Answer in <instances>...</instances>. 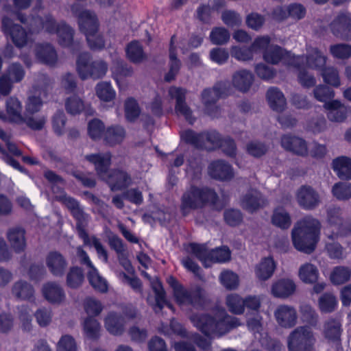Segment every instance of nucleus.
I'll use <instances>...</instances> for the list:
<instances>
[{
    "label": "nucleus",
    "instance_id": "obj_1",
    "mask_svg": "<svg viewBox=\"0 0 351 351\" xmlns=\"http://www.w3.org/2000/svg\"><path fill=\"white\" fill-rule=\"evenodd\" d=\"M16 17L22 23L27 25L29 31L32 33H39L45 31L49 34H57L58 43L62 47L73 45V29L64 22L57 23L55 19L50 14L44 16H27L22 13H17Z\"/></svg>",
    "mask_w": 351,
    "mask_h": 351
},
{
    "label": "nucleus",
    "instance_id": "obj_2",
    "mask_svg": "<svg viewBox=\"0 0 351 351\" xmlns=\"http://www.w3.org/2000/svg\"><path fill=\"white\" fill-rule=\"evenodd\" d=\"M190 319L194 326L208 337L221 336L241 324L238 318L227 315L223 310L214 316L206 313L193 314Z\"/></svg>",
    "mask_w": 351,
    "mask_h": 351
},
{
    "label": "nucleus",
    "instance_id": "obj_3",
    "mask_svg": "<svg viewBox=\"0 0 351 351\" xmlns=\"http://www.w3.org/2000/svg\"><path fill=\"white\" fill-rule=\"evenodd\" d=\"M85 158L95 165L98 176L108 184L111 191L124 189L131 184L132 179L127 172L119 169L109 171L110 153L86 155Z\"/></svg>",
    "mask_w": 351,
    "mask_h": 351
},
{
    "label": "nucleus",
    "instance_id": "obj_4",
    "mask_svg": "<svg viewBox=\"0 0 351 351\" xmlns=\"http://www.w3.org/2000/svg\"><path fill=\"white\" fill-rule=\"evenodd\" d=\"M319 221L307 216L298 222L292 230V240L295 247L301 252L311 254L319 241Z\"/></svg>",
    "mask_w": 351,
    "mask_h": 351
},
{
    "label": "nucleus",
    "instance_id": "obj_5",
    "mask_svg": "<svg viewBox=\"0 0 351 351\" xmlns=\"http://www.w3.org/2000/svg\"><path fill=\"white\" fill-rule=\"evenodd\" d=\"M218 195L212 189L207 187L191 186L182 194L180 209L184 217L187 216L192 210L204 208L206 204L216 207Z\"/></svg>",
    "mask_w": 351,
    "mask_h": 351
},
{
    "label": "nucleus",
    "instance_id": "obj_6",
    "mask_svg": "<svg viewBox=\"0 0 351 351\" xmlns=\"http://www.w3.org/2000/svg\"><path fill=\"white\" fill-rule=\"evenodd\" d=\"M72 13L78 19V25L80 31L85 34L89 47L92 50H100L105 46L104 38H97L98 43H94L93 38L95 33L98 30V20L96 14L90 10L80 11V5L75 3L71 6Z\"/></svg>",
    "mask_w": 351,
    "mask_h": 351
},
{
    "label": "nucleus",
    "instance_id": "obj_7",
    "mask_svg": "<svg viewBox=\"0 0 351 351\" xmlns=\"http://www.w3.org/2000/svg\"><path fill=\"white\" fill-rule=\"evenodd\" d=\"M167 281L173 289V295L180 304H189L202 308L206 302L205 290L199 285L185 289L174 277L169 276Z\"/></svg>",
    "mask_w": 351,
    "mask_h": 351
},
{
    "label": "nucleus",
    "instance_id": "obj_8",
    "mask_svg": "<svg viewBox=\"0 0 351 351\" xmlns=\"http://www.w3.org/2000/svg\"><path fill=\"white\" fill-rule=\"evenodd\" d=\"M77 71L82 80L89 77L97 80L103 77L107 71V64L101 60H92L88 53H80L76 62Z\"/></svg>",
    "mask_w": 351,
    "mask_h": 351
},
{
    "label": "nucleus",
    "instance_id": "obj_9",
    "mask_svg": "<svg viewBox=\"0 0 351 351\" xmlns=\"http://www.w3.org/2000/svg\"><path fill=\"white\" fill-rule=\"evenodd\" d=\"M326 58L317 48L308 49L306 56L307 66L322 70V76L326 84L338 87L340 85L339 73L333 67L324 68Z\"/></svg>",
    "mask_w": 351,
    "mask_h": 351
},
{
    "label": "nucleus",
    "instance_id": "obj_10",
    "mask_svg": "<svg viewBox=\"0 0 351 351\" xmlns=\"http://www.w3.org/2000/svg\"><path fill=\"white\" fill-rule=\"evenodd\" d=\"M315 343L314 333L307 326L297 327L287 337L289 351H316Z\"/></svg>",
    "mask_w": 351,
    "mask_h": 351
},
{
    "label": "nucleus",
    "instance_id": "obj_11",
    "mask_svg": "<svg viewBox=\"0 0 351 351\" xmlns=\"http://www.w3.org/2000/svg\"><path fill=\"white\" fill-rule=\"evenodd\" d=\"M229 82H217L213 88H206L202 93V101L204 105L206 112L212 117H217L219 114V108L216 102L230 93Z\"/></svg>",
    "mask_w": 351,
    "mask_h": 351
},
{
    "label": "nucleus",
    "instance_id": "obj_12",
    "mask_svg": "<svg viewBox=\"0 0 351 351\" xmlns=\"http://www.w3.org/2000/svg\"><path fill=\"white\" fill-rule=\"evenodd\" d=\"M189 250L207 267L208 263H225L230 258V251L226 246L216 247L208 250L206 245L191 243Z\"/></svg>",
    "mask_w": 351,
    "mask_h": 351
},
{
    "label": "nucleus",
    "instance_id": "obj_13",
    "mask_svg": "<svg viewBox=\"0 0 351 351\" xmlns=\"http://www.w3.org/2000/svg\"><path fill=\"white\" fill-rule=\"evenodd\" d=\"M263 60L268 64H278L282 62L285 64L300 68V62L303 60L304 56H294L289 51L277 45H271L263 53Z\"/></svg>",
    "mask_w": 351,
    "mask_h": 351
},
{
    "label": "nucleus",
    "instance_id": "obj_14",
    "mask_svg": "<svg viewBox=\"0 0 351 351\" xmlns=\"http://www.w3.org/2000/svg\"><path fill=\"white\" fill-rule=\"evenodd\" d=\"M186 93L185 88L176 86L170 87L168 91L170 98L176 100L175 110L176 113L184 116L190 124H193L195 118L192 114V110L186 104Z\"/></svg>",
    "mask_w": 351,
    "mask_h": 351
},
{
    "label": "nucleus",
    "instance_id": "obj_15",
    "mask_svg": "<svg viewBox=\"0 0 351 351\" xmlns=\"http://www.w3.org/2000/svg\"><path fill=\"white\" fill-rule=\"evenodd\" d=\"M328 223L337 230V234L346 236L351 233V221L344 220L343 210L337 206H330L326 211Z\"/></svg>",
    "mask_w": 351,
    "mask_h": 351
},
{
    "label": "nucleus",
    "instance_id": "obj_16",
    "mask_svg": "<svg viewBox=\"0 0 351 351\" xmlns=\"http://www.w3.org/2000/svg\"><path fill=\"white\" fill-rule=\"evenodd\" d=\"M22 110L23 106L20 100L16 97H10L5 101L6 113L0 110V119L16 124L23 123Z\"/></svg>",
    "mask_w": 351,
    "mask_h": 351
},
{
    "label": "nucleus",
    "instance_id": "obj_17",
    "mask_svg": "<svg viewBox=\"0 0 351 351\" xmlns=\"http://www.w3.org/2000/svg\"><path fill=\"white\" fill-rule=\"evenodd\" d=\"M2 29L5 34L9 35L14 45L18 47L25 46L29 37L27 32L19 25L14 24L8 17L2 19Z\"/></svg>",
    "mask_w": 351,
    "mask_h": 351
},
{
    "label": "nucleus",
    "instance_id": "obj_18",
    "mask_svg": "<svg viewBox=\"0 0 351 351\" xmlns=\"http://www.w3.org/2000/svg\"><path fill=\"white\" fill-rule=\"evenodd\" d=\"M332 33L337 38L351 40V16L348 12H340L330 25Z\"/></svg>",
    "mask_w": 351,
    "mask_h": 351
},
{
    "label": "nucleus",
    "instance_id": "obj_19",
    "mask_svg": "<svg viewBox=\"0 0 351 351\" xmlns=\"http://www.w3.org/2000/svg\"><path fill=\"white\" fill-rule=\"evenodd\" d=\"M274 317L278 325L285 328H291L297 323V311L289 305H279L274 311Z\"/></svg>",
    "mask_w": 351,
    "mask_h": 351
},
{
    "label": "nucleus",
    "instance_id": "obj_20",
    "mask_svg": "<svg viewBox=\"0 0 351 351\" xmlns=\"http://www.w3.org/2000/svg\"><path fill=\"white\" fill-rule=\"evenodd\" d=\"M297 200L300 206L306 210L315 208L320 202L319 194L309 186H302L299 189Z\"/></svg>",
    "mask_w": 351,
    "mask_h": 351
},
{
    "label": "nucleus",
    "instance_id": "obj_21",
    "mask_svg": "<svg viewBox=\"0 0 351 351\" xmlns=\"http://www.w3.org/2000/svg\"><path fill=\"white\" fill-rule=\"evenodd\" d=\"M267 204V200L262 194L254 189H251L241 199L242 208L248 212L253 213Z\"/></svg>",
    "mask_w": 351,
    "mask_h": 351
},
{
    "label": "nucleus",
    "instance_id": "obj_22",
    "mask_svg": "<svg viewBox=\"0 0 351 351\" xmlns=\"http://www.w3.org/2000/svg\"><path fill=\"white\" fill-rule=\"evenodd\" d=\"M46 265L53 276L60 277L64 274L68 263L62 254L52 251L46 257Z\"/></svg>",
    "mask_w": 351,
    "mask_h": 351
},
{
    "label": "nucleus",
    "instance_id": "obj_23",
    "mask_svg": "<svg viewBox=\"0 0 351 351\" xmlns=\"http://www.w3.org/2000/svg\"><path fill=\"white\" fill-rule=\"evenodd\" d=\"M208 173L213 178L221 181L230 180L234 176L232 167L222 160L211 162L208 167Z\"/></svg>",
    "mask_w": 351,
    "mask_h": 351
},
{
    "label": "nucleus",
    "instance_id": "obj_24",
    "mask_svg": "<svg viewBox=\"0 0 351 351\" xmlns=\"http://www.w3.org/2000/svg\"><path fill=\"white\" fill-rule=\"evenodd\" d=\"M324 106L328 110L327 117L331 121L343 122L348 117L349 108L338 100L328 101Z\"/></svg>",
    "mask_w": 351,
    "mask_h": 351
},
{
    "label": "nucleus",
    "instance_id": "obj_25",
    "mask_svg": "<svg viewBox=\"0 0 351 351\" xmlns=\"http://www.w3.org/2000/svg\"><path fill=\"white\" fill-rule=\"evenodd\" d=\"M281 145L285 149L298 155L305 156L308 155V149L306 141L299 137L284 135L281 138Z\"/></svg>",
    "mask_w": 351,
    "mask_h": 351
},
{
    "label": "nucleus",
    "instance_id": "obj_26",
    "mask_svg": "<svg viewBox=\"0 0 351 351\" xmlns=\"http://www.w3.org/2000/svg\"><path fill=\"white\" fill-rule=\"evenodd\" d=\"M125 320L122 315L110 312L104 319L106 330L113 335H121L125 329Z\"/></svg>",
    "mask_w": 351,
    "mask_h": 351
},
{
    "label": "nucleus",
    "instance_id": "obj_27",
    "mask_svg": "<svg viewBox=\"0 0 351 351\" xmlns=\"http://www.w3.org/2000/svg\"><path fill=\"white\" fill-rule=\"evenodd\" d=\"M175 40L176 36L173 35L171 36L169 46V70L165 76V80L168 82H171L176 78L181 66V62L178 59L176 55V49L174 46Z\"/></svg>",
    "mask_w": 351,
    "mask_h": 351
},
{
    "label": "nucleus",
    "instance_id": "obj_28",
    "mask_svg": "<svg viewBox=\"0 0 351 351\" xmlns=\"http://www.w3.org/2000/svg\"><path fill=\"white\" fill-rule=\"evenodd\" d=\"M36 55L43 63L54 66L58 60V56L53 47L49 44H40L37 46Z\"/></svg>",
    "mask_w": 351,
    "mask_h": 351
},
{
    "label": "nucleus",
    "instance_id": "obj_29",
    "mask_svg": "<svg viewBox=\"0 0 351 351\" xmlns=\"http://www.w3.org/2000/svg\"><path fill=\"white\" fill-rule=\"evenodd\" d=\"M332 169L341 180L351 179V158L340 156L333 160Z\"/></svg>",
    "mask_w": 351,
    "mask_h": 351
},
{
    "label": "nucleus",
    "instance_id": "obj_30",
    "mask_svg": "<svg viewBox=\"0 0 351 351\" xmlns=\"http://www.w3.org/2000/svg\"><path fill=\"white\" fill-rule=\"evenodd\" d=\"M295 285L289 279H282L275 282L271 287V293L276 298H286L293 294Z\"/></svg>",
    "mask_w": 351,
    "mask_h": 351
},
{
    "label": "nucleus",
    "instance_id": "obj_31",
    "mask_svg": "<svg viewBox=\"0 0 351 351\" xmlns=\"http://www.w3.org/2000/svg\"><path fill=\"white\" fill-rule=\"evenodd\" d=\"M267 99L269 106L274 110L281 112L286 107V99L280 90L276 87H271L268 89Z\"/></svg>",
    "mask_w": 351,
    "mask_h": 351
},
{
    "label": "nucleus",
    "instance_id": "obj_32",
    "mask_svg": "<svg viewBox=\"0 0 351 351\" xmlns=\"http://www.w3.org/2000/svg\"><path fill=\"white\" fill-rule=\"evenodd\" d=\"M43 293L50 303H60L64 299L65 295L60 286L54 282H48L43 287Z\"/></svg>",
    "mask_w": 351,
    "mask_h": 351
},
{
    "label": "nucleus",
    "instance_id": "obj_33",
    "mask_svg": "<svg viewBox=\"0 0 351 351\" xmlns=\"http://www.w3.org/2000/svg\"><path fill=\"white\" fill-rule=\"evenodd\" d=\"M254 80L252 73L247 70H241L236 72L232 76V84L242 92L249 90Z\"/></svg>",
    "mask_w": 351,
    "mask_h": 351
},
{
    "label": "nucleus",
    "instance_id": "obj_34",
    "mask_svg": "<svg viewBox=\"0 0 351 351\" xmlns=\"http://www.w3.org/2000/svg\"><path fill=\"white\" fill-rule=\"evenodd\" d=\"M8 239L11 247L16 252H22L26 246L25 230L23 228H15L10 229L7 234Z\"/></svg>",
    "mask_w": 351,
    "mask_h": 351
},
{
    "label": "nucleus",
    "instance_id": "obj_35",
    "mask_svg": "<svg viewBox=\"0 0 351 351\" xmlns=\"http://www.w3.org/2000/svg\"><path fill=\"white\" fill-rule=\"evenodd\" d=\"M126 135L123 127L116 125L106 129L104 132V141L111 146L121 143Z\"/></svg>",
    "mask_w": 351,
    "mask_h": 351
},
{
    "label": "nucleus",
    "instance_id": "obj_36",
    "mask_svg": "<svg viewBox=\"0 0 351 351\" xmlns=\"http://www.w3.org/2000/svg\"><path fill=\"white\" fill-rule=\"evenodd\" d=\"M276 265L272 258H264L261 263L256 265L255 274L261 280H266L271 277L275 270Z\"/></svg>",
    "mask_w": 351,
    "mask_h": 351
},
{
    "label": "nucleus",
    "instance_id": "obj_37",
    "mask_svg": "<svg viewBox=\"0 0 351 351\" xmlns=\"http://www.w3.org/2000/svg\"><path fill=\"white\" fill-rule=\"evenodd\" d=\"M65 108L68 113L73 115L80 113L84 110L88 115L93 114V110L89 107L86 108L84 101L75 95L67 99L65 103Z\"/></svg>",
    "mask_w": 351,
    "mask_h": 351
},
{
    "label": "nucleus",
    "instance_id": "obj_38",
    "mask_svg": "<svg viewBox=\"0 0 351 351\" xmlns=\"http://www.w3.org/2000/svg\"><path fill=\"white\" fill-rule=\"evenodd\" d=\"M12 292L19 299L31 300L34 298V290L30 284L20 280L14 284Z\"/></svg>",
    "mask_w": 351,
    "mask_h": 351
},
{
    "label": "nucleus",
    "instance_id": "obj_39",
    "mask_svg": "<svg viewBox=\"0 0 351 351\" xmlns=\"http://www.w3.org/2000/svg\"><path fill=\"white\" fill-rule=\"evenodd\" d=\"M341 323L339 318L330 319L324 325L325 337L330 340H339L341 335Z\"/></svg>",
    "mask_w": 351,
    "mask_h": 351
},
{
    "label": "nucleus",
    "instance_id": "obj_40",
    "mask_svg": "<svg viewBox=\"0 0 351 351\" xmlns=\"http://www.w3.org/2000/svg\"><path fill=\"white\" fill-rule=\"evenodd\" d=\"M128 59L134 63H140L146 59L142 45L138 41L130 43L126 48Z\"/></svg>",
    "mask_w": 351,
    "mask_h": 351
},
{
    "label": "nucleus",
    "instance_id": "obj_41",
    "mask_svg": "<svg viewBox=\"0 0 351 351\" xmlns=\"http://www.w3.org/2000/svg\"><path fill=\"white\" fill-rule=\"evenodd\" d=\"M318 276L319 271L317 267L311 263H305L300 267L299 277L305 283H315L318 278Z\"/></svg>",
    "mask_w": 351,
    "mask_h": 351
},
{
    "label": "nucleus",
    "instance_id": "obj_42",
    "mask_svg": "<svg viewBox=\"0 0 351 351\" xmlns=\"http://www.w3.org/2000/svg\"><path fill=\"white\" fill-rule=\"evenodd\" d=\"M88 279L91 286L97 291L106 293L108 285L106 280L101 276L97 269L93 267L88 272Z\"/></svg>",
    "mask_w": 351,
    "mask_h": 351
},
{
    "label": "nucleus",
    "instance_id": "obj_43",
    "mask_svg": "<svg viewBox=\"0 0 351 351\" xmlns=\"http://www.w3.org/2000/svg\"><path fill=\"white\" fill-rule=\"evenodd\" d=\"M226 303L230 312L235 315H241L244 313V299L239 295L231 293L227 295Z\"/></svg>",
    "mask_w": 351,
    "mask_h": 351
},
{
    "label": "nucleus",
    "instance_id": "obj_44",
    "mask_svg": "<svg viewBox=\"0 0 351 351\" xmlns=\"http://www.w3.org/2000/svg\"><path fill=\"white\" fill-rule=\"evenodd\" d=\"M351 276V268L345 266L335 267L330 274V280L335 285L343 284Z\"/></svg>",
    "mask_w": 351,
    "mask_h": 351
},
{
    "label": "nucleus",
    "instance_id": "obj_45",
    "mask_svg": "<svg viewBox=\"0 0 351 351\" xmlns=\"http://www.w3.org/2000/svg\"><path fill=\"white\" fill-rule=\"evenodd\" d=\"M272 223L282 229H287L290 227L291 221L289 213L283 208L278 207L274 211Z\"/></svg>",
    "mask_w": 351,
    "mask_h": 351
},
{
    "label": "nucleus",
    "instance_id": "obj_46",
    "mask_svg": "<svg viewBox=\"0 0 351 351\" xmlns=\"http://www.w3.org/2000/svg\"><path fill=\"white\" fill-rule=\"evenodd\" d=\"M84 280L82 269L79 267L70 268L66 275V285L68 287L75 289L80 287Z\"/></svg>",
    "mask_w": 351,
    "mask_h": 351
},
{
    "label": "nucleus",
    "instance_id": "obj_47",
    "mask_svg": "<svg viewBox=\"0 0 351 351\" xmlns=\"http://www.w3.org/2000/svg\"><path fill=\"white\" fill-rule=\"evenodd\" d=\"M97 97L104 101H112L116 95L114 90L109 82H101L95 88Z\"/></svg>",
    "mask_w": 351,
    "mask_h": 351
},
{
    "label": "nucleus",
    "instance_id": "obj_48",
    "mask_svg": "<svg viewBox=\"0 0 351 351\" xmlns=\"http://www.w3.org/2000/svg\"><path fill=\"white\" fill-rule=\"evenodd\" d=\"M182 138L187 143L191 144L195 147L202 148L206 147V143L204 141V136L202 133L189 130L181 134Z\"/></svg>",
    "mask_w": 351,
    "mask_h": 351
},
{
    "label": "nucleus",
    "instance_id": "obj_49",
    "mask_svg": "<svg viewBox=\"0 0 351 351\" xmlns=\"http://www.w3.org/2000/svg\"><path fill=\"white\" fill-rule=\"evenodd\" d=\"M332 193L339 200H348L351 198V184L337 182L332 186Z\"/></svg>",
    "mask_w": 351,
    "mask_h": 351
},
{
    "label": "nucleus",
    "instance_id": "obj_50",
    "mask_svg": "<svg viewBox=\"0 0 351 351\" xmlns=\"http://www.w3.org/2000/svg\"><path fill=\"white\" fill-rule=\"evenodd\" d=\"M100 324L93 317H87L84 322V330L86 335L92 339L99 337Z\"/></svg>",
    "mask_w": 351,
    "mask_h": 351
},
{
    "label": "nucleus",
    "instance_id": "obj_51",
    "mask_svg": "<svg viewBox=\"0 0 351 351\" xmlns=\"http://www.w3.org/2000/svg\"><path fill=\"white\" fill-rule=\"evenodd\" d=\"M112 72L118 84L119 79L121 77L131 76L133 73V69L131 66L123 63L121 60L117 59L112 66Z\"/></svg>",
    "mask_w": 351,
    "mask_h": 351
},
{
    "label": "nucleus",
    "instance_id": "obj_52",
    "mask_svg": "<svg viewBox=\"0 0 351 351\" xmlns=\"http://www.w3.org/2000/svg\"><path fill=\"white\" fill-rule=\"evenodd\" d=\"M153 289L155 293L156 304L154 307V310L156 313L161 311L165 305H167L170 308L171 305L168 304L166 300L165 291L160 282H157L153 285Z\"/></svg>",
    "mask_w": 351,
    "mask_h": 351
},
{
    "label": "nucleus",
    "instance_id": "obj_53",
    "mask_svg": "<svg viewBox=\"0 0 351 351\" xmlns=\"http://www.w3.org/2000/svg\"><path fill=\"white\" fill-rule=\"evenodd\" d=\"M209 37L213 44L222 45L229 40L230 33L224 27H215L212 29Z\"/></svg>",
    "mask_w": 351,
    "mask_h": 351
},
{
    "label": "nucleus",
    "instance_id": "obj_54",
    "mask_svg": "<svg viewBox=\"0 0 351 351\" xmlns=\"http://www.w3.org/2000/svg\"><path fill=\"white\" fill-rule=\"evenodd\" d=\"M219 279L221 283L227 289H235L239 286V276L231 271H222Z\"/></svg>",
    "mask_w": 351,
    "mask_h": 351
},
{
    "label": "nucleus",
    "instance_id": "obj_55",
    "mask_svg": "<svg viewBox=\"0 0 351 351\" xmlns=\"http://www.w3.org/2000/svg\"><path fill=\"white\" fill-rule=\"evenodd\" d=\"M337 301L335 297L329 293H326L319 300V309L322 313H328L334 311L336 308Z\"/></svg>",
    "mask_w": 351,
    "mask_h": 351
},
{
    "label": "nucleus",
    "instance_id": "obj_56",
    "mask_svg": "<svg viewBox=\"0 0 351 351\" xmlns=\"http://www.w3.org/2000/svg\"><path fill=\"white\" fill-rule=\"evenodd\" d=\"M32 310L25 305L19 307V318L21 323V328L23 331L29 332L32 330Z\"/></svg>",
    "mask_w": 351,
    "mask_h": 351
},
{
    "label": "nucleus",
    "instance_id": "obj_57",
    "mask_svg": "<svg viewBox=\"0 0 351 351\" xmlns=\"http://www.w3.org/2000/svg\"><path fill=\"white\" fill-rule=\"evenodd\" d=\"M125 113L127 120L134 121L140 113V108L137 101L134 98H128L125 102Z\"/></svg>",
    "mask_w": 351,
    "mask_h": 351
},
{
    "label": "nucleus",
    "instance_id": "obj_58",
    "mask_svg": "<svg viewBox=\"0 0 351 351\" xmlns=\"http://www.w3.org/2000/svg\"><path fill=\"white\" fill-rule=\"evenodd\" d=\"M230 53L232 57L239 61H249L252 60L254 58V53L251 47H240L238 46H233L231 48Z\"/></svg>",
    "mask_w": 351,
    "mask_h": 351
},
{
    "label": "nucleus",
    "instance_id": "obj_59",
    "mask_svg": "<svg viewBox=\"0 0 351 351\" xmlns=\"http://www.w3.org/2000/svg\"><path fill=\"white\" fill-rule=\"evenodd\" d=\"M42 93L39 92V95H29L25 102V111L27 114H34L41 109L43 101L40 97Z\"/></svg>",
    "mask_w": 351,
    "mask_h": 351
},
{
    "label": "nucleus",
    "instance_id": "obj_60",
    "mask_svg": "<svg viewBox=\"0 0 351 351\" xmlns=\"http://www.w3.org/2000/svg\"><path fill=\"white\" fill-rule=\"evenodd\" d=\"M5 74L8 75L13 83H17L23 79L25 71L20 64L13 63L9 66Z\"/></svg>",
    "mask_w": 351,
    "mask_h": 351
},
{
    "label": "nucleus",
    "instance_id": "obj_61",
    "mask_svg": "<svg viewBox=\"0 0 351 351\" xmlns=\"http://www.w3.org/2000/svg\"><path fill=\"white\" fill-rule=\"evenodd\" d=\"M331 54L336 58L347 59L351 56V46L347 44H337L330 47Z\"/></svg>",
    "mask_w": 351,
    "mask_h": 351
},
{
    "label": "nucleus",
    "instance_id": "obj_62",
    "mask_svg": "<svg viewBox=\"0 0 351 351\" xmlns=\"http://www.w3.org/2000/svg\"><path fill=\"white\" fill-rule=\"evenodd\" d=\"M254 71L258 77L266 81L274 78L276 73V71L274 68L266 65L264 63L256 64Z\"/></svg>",
    "mask_w": 351,
    "mask_h": 351
},
{
    "label": "nucleus",
    "instance_id": "obj_63",
    "mask_svg": "<svg viewBox=\"0 0 351 351\" xmlns=\"http://www.w3.org/2000/svg\"><path fill=\"white\" fill-rule=\"evenodd\" d=\"M88 134L90 137L94 140L101 138V134H104V125L99 119H93L88 123Z\"/></svg>",
    "mask_w": 351,
    "mask_h": 351
},
{
    "label": "nucleus",
    "instance_id": "obj_64",
    "mask_svg": "<svg viewBox=\"0 0 351 351\" xmlns=\"http://www.w3.org/2000/svg\"><path fill=\"white\" fill-rule=\"evenodd\" d=\"M57 351H77L75 339L70 335H63L57 343Z\"/></svg>",
    "mask_w": 351,
    "mask_h": 351
}]
</instances>
